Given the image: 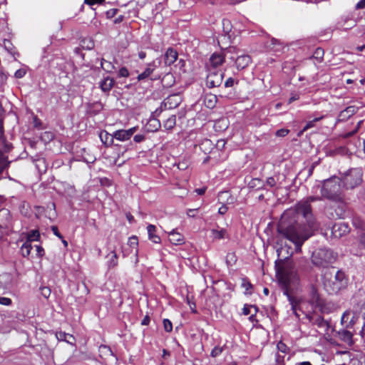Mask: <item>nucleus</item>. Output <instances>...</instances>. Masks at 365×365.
I'll use <instances>...</instances> for the list:
<instances>
[{
  "label": "nucleus",
  "mask_w": 365,
  "mask_h": 365,
  "mask_svg": "<svg viewBox=\"0 0 365 365\" xmlns=\"http://www.w3.org/2000/svg\"><path fill=\"white\" fill-rule=\"evenodd\" d=\"M321 197L310 196L299 202L295 207L286 210L281 216L277 232L294 243L296 252H300L304 242L312 235L317 228L313 217L311 202L322 198L341 202L344 200L341 179L336 176L324 180L321 189Z\"/></svg>",
  "instance_id": "f257e3e1"
},
{
  "label": "nucleus",
  "mask_w": 365,
  "mask_h": 365,
  "mask_svg": "<svg viewBox=\"0 0 365 365\" xmlns=\"http://www.w3.org/2000/svg\"><path fill=\"white\" fill-rule=\"evenodd\" d=\"M285 259L286 260L280 259L276 261L277 274L283 294L287 297L292 311L295 312L299 300L292 296L290 292L297 286L299 277L293 262L288 257H285Z\"/></svg>",
  "instance_id": "f03ea898"
},
{
  "label": "nucleus",
  "mask_w": 365,
  "mask_h": 365,
  "mask_svg": "<svg viewBox=\"0 0 365 365\" xmlns=\"http://www.w3.org/2000/svg\"><path fill=\"white\" fill-rule=\"evenodd\" d=\"M322 282L324 289L329 294H334L346 287L348 279L341 270L334 272L332 269L322 274Z\"/></svg>",
  "instance_id": "7ed1b4c3"
},
{
  "label": "nucleus",
  "mask_w": 365,
  "mask_h": 365,
  "mask_svg": "<svg viewBox=\"0 0 365 365\" xmlns=\"http://www.w3.org/2000/svg\"><path fill=\"white\" fill-rule=\"evenodd\" d=\"M337 255L328 248H319L315 250L312 255V263L319 268H327L334 263Z\"/></svg>",
  "instance_id": "20e7f679"
},
{
  "label": "nucleus",
  "mask_w": 365,
  "mask_h": 365,
  "mask_svg": "<svg viewBox=\"0 0 365 365\" xmlns=\"http://www.w3.org/2000/svg\"><path fill=\"white\" fill-rule=\"evenodd\" d=\"M362 182V171L358 168L349 170L344 178V185L347 189H353Z\"/></svg>",
  "instance_id": "39448f33"
},
{
  "label": "nucleus",
  "mask_w": 365,
  "mask_h": 365,
  "mask_svg": "<svg viewBox=\"0 0 365 365\" xmlns=\"http://www.w3.org/2000/svg\"><path fill=\"white\" fill-rule=\"evenodd\" d=\"M224 78V73L217 69H210L206 78V85L208 88L219 87Z\"/></svg>",
  "instance_id": "423d86ee"
},
{
  "label": "nucleus",
  "mask_w": 365,
  "mask_h": 365,
  "mask_svg": "<svg viewBox=\"0 0 365 365\" xmlns=\"http://www.w3.org/2000/svg\"><path fill=\"white\" fill-rule=\"evenodd\" d=\"M305 317L309 323L317 325L319 328L324 329V331H327L329 328V323L316 312L307 313Z\"/></svg>",
  "instance_id": "0eeeda50"
},
{
  "label": "nucleus",
  "mask_w": 365,
  "mask_h": 365,
  "mask_svg": "<svg viewBox=\"0 0 365 365\" xmlns=\"http://www.w3.org/2000/svg\"><path fill=\"white\" fill-rule=\"evenodd\" d=\"M235 50V48H229L224 53H214L210 58L212 69H217L218 66H221L225 61L227 53H232Z\"/></svg>",
  "instance_id": "6e6552de"
},
{
  "label": "nucleus",
  "mask_w": 365,
  "mask_h": 365,
  "mask_svg": "<svg viewBox=\"0 0 365 365\" xmlns=\"http://www.w3.org/2000/svg\"><path fill=\"white\" fill-rule=\"evenodd\" d=\"M286 176L284 174L276 173L273 176L267 178L264 182L265 186L278 190L282 187L283 182L285 181Z\"/></svg>",
  "instance_id": "1a4fd4ad"
},
{
  "label": "nucleus",
  "mask_w": 365,
  "mask_h": 365,
  "mask_svg": "<svg viewBox=\"0 0 365 365\" xmlns=\"http://www.w3.org/2000/svg\"><path fill=\"white\" fill-rule=\"evenodd\" d=\"M137 130V127H133L128 130H118L114 132L113 136L116 140L125 141L129 140Z\"/></svg>",
  "instance_id": "9d476101"
},
{
  "label": "nucleus",
  "mask_w": 365,
  "mask_h": 365,
  "mask_svg": "<svg viewBox=\"0 0 365 365\" xmlns=\"http://www.w3.org/2000/svg\"><path fill=\"white\" fill-rule=\"evenodd\" d=\"M252 63V58L249 55L238 56L235 59V65L237 70L246 68Z\"/></svg>",
  "instance_id": "9b49d317"
},
{
  "label": "nucleus",
  "mask_w": 365,
  "mask_h": 365,
  "mask_svg": "<svg viewBox=\"0 0 365 365\" xmlns=\"http://www.w3.org/2000/svg\"><path fill=\"white\" fill-rule=\"evenodd\" d=\"M157 68L158 65L156 64L155 61L148 63L145 71L138 76V80L140 81L150 77L154 73Z\"/></svg>",
  "instance_id": "f8f14e48"
},
{
  "label": "nucleus",
  "mask_w": 365,
  "mask_h": 365,
  "mask_svg": "<svg viewBox=\"0 0 365 365\" xmlns=\"http://www.w3.org/2000/svg\"><path fill=\"white\" fill-rule=\"evenodd\" d=\"M358 107L355 106H350L346 108L344 110H341L339 115V120H346L349 119L351 116L355 114L358 110Z\"/></svg>",
  "instance_id": "ddd939ff"
},
{
  "label": "nucleus",
  "mask_w": 365,
  "mask_h": 365,
  "mask_svg": "<svg viewBox=\"0 0 365 365\" xmlns=\"http://www.w3.org/2000/svg\"><path fill=\"white\" fill-rule=\"evenodd\" d=\"M349 232V226L345 223L335 224L332 227V233L335 237H341Z\"/></svg>",
  "instance_id": "4468645a"
},
{
  "label": "nucleus",
  "mask_w": 365,
  "mask_h": 365,
  "mask_svg": "<svg viewBox=\"0 0 365 365\" xmlns=\"http://www.w3.org/2000/svg\"><path fill=\"white\" fill-rule=\"evenodd\" d=\"M178 58V53L173 48H169L166 51L164 57L165 63L167 66L172 65Z\"/></svg>",
  "instance_id": "2eb2a0df"
},
{
  "label": "nucleus",
  "mask_w": 365,
  "mask_h": 365,
  "mask_svg": "<svg viewBox=\"0 0 365 365\" xmlns=\"http://www.w3.org/2000/svg\"><path fill=\"white\" fill-rule=\"evenodd\" d=\"M169 240L173 245H182L184 243V237L183 236L177 232L175 230H173L170 232H169Z\"/></svg>",
  "instance_id": "dca6fc26"
},
{
  "label": "nucleus",
  "mask_w": 365,
  "mask_h": 365,
  "mask_svg": "<svg viewBox=\"0 0 365 365\" xmlns=\"http://www.w3.org/2000/svg\"><path fill=\"white\" fill-rule=\"evenodd\" d=\"M346 205L343 203V201L339 202V205L334 210V212H330L329 217L331 218H344L345 215Z\"/></svg>",
  "instance_id": "f3484780"
},
{
  "label": "nucleus",
  "mask_w": 365,
  "mask_h": 365,
  "mask_svg": "<svg viewBox=\"0 0 365 365\" xmlns=\"http://www.w3.org/2000/svg\"><path fill=\"white\" fill-rule=\"evenodd\" d=\"M217 199L221 204H232L234 202V198L228 191H222L219 192Z\"/></svg>",
  "instance_id": "a211bd4d"
},
{
  "label": "nucleus",
  "mask_w": 365,
  "mask_h": 365,
  "mask_svg": "<svg viewBox=\"0 0 365 365\" xmlns=\"http://www.w3.org/2000/svg\"><path fill=\"white\" fill-rule=\"evenodd\" d=\"M107 266L108 269H113L118 266V255L115 250L110 251L107 255Z\"/></svg>",
  "instance_id": "6ab92c4d"
},
{
  "label": "nucleus",
  "mask_w": 365,
  "mask_h": 365,
  "mask_svg": "<svg viewBox=\"0 0 365 365\" xmlns=\"http://www.w3.org/2000/svg\"><path fill=\"white\" fill-rule=\"evenodd\" d=\"M217 102V98L216 95L212 93H207L204 97V104L208 108H213L215 107Z\"/></svg>",
  "instance_id": "aec40b11"
},
{
  "label": "nucleus",
  "mask_w": 365,
  "mask_h": 365,
  "mask_svg": "<svg viewBox=\"0 0 365 365\" xmlns=\"http://www.w3.org/2000/svg\"><path fill=\"white\" fill-rule=\"evenodd\" d=\"M248 187L255 190L265 189L264 182L259 178H253L248 183Z\"/></svg>",
  "instance_id": "412c9836"
},
{
  "label": "nucleus",
  "mask_w": 365,
  "mask_h": 365,
  "mask_svg": "<svg viewBox=\"0 0 365 365\" xmlns=\"http://www.w3.org/2000/svg\"><path fill=\"white\" fill-rule=\"evenodd\" d=\"M228 234L225 229L222 228L220 230L212 229L211 230V237L216 240H222L228 238Z\"/></svg>",
  "instance_id": "4be33fe9"
},
{
  "label": "nucleus",
  "mask_w": 365,
  "mask_h": 365,
  "mask_svg": "<svg viewBox=\"0 0 365 365\" xmlns=\"http://www.w3.org/2000/svg\"><path fill=\"white\" fill-rule=\"evenodd\" d=\"M115 81L113 78L106 77L105 78L100 84L101 88L104 92H108L113 87Z\"/></svg>",
  "instance_id": "5701e85b"
},
{
  "label": "nucleus",
  "mask_w": 365,
  "mask_h": 365,
  "mask_svg": "<svg viewBox=\"0 0 365 365\" xmlns=\"http://www.w3.org/2000/svg\"><path fill=\"white\" fill-rule=\"evenodd\" d=\"M56 336L59 341H65L70 344H73L75 341V338L73 335L67 334L63 331H57L56 334Z\"/></svg>",
  "instance_id": "b1692460"
},
{
  "label": "nucleus",
  "mask_w": 365,
  "mask_h": 365,
  "mask_svg": "<svg viewBox=\"0 0 365 365\" xmlns=\"http://www.w3.org/2000/svg\"><path fill=\"white\" fill-rule=\"evenodd\" d=\"M147 230L149 240L154 243H160V237L158 235H155L156 227L153 225H149L147 227Z\"/></svg>",
  "instance_id": "393cba45"
},
{
  "label": "nucleus",
  "mask_w": 365,
  "mask_h": 365,
  "mask_svg": "<svg viewBox=\"0 0 365 365\" xmlns=\"http://www.w3.org/2000/svg\"><path fill=\"white\" fill-rule=\"evenodd\" d=\"M100 138L105 145L110 146L113 144V138H115L113 136V134L110 135L106 131H103L101 132L100 133Z\"/></svg>",
  "instance_id": "a878e982"
},
{
  "label": "nucleus",
  "mask_w": 365,
  "mask_h": 365,
  "mask_svg": "<svg viewBox=\"0 0 365 365\" xmlns=\"http://www.w3.org/2000/svg\"><path fill=\"white\" fill-rule=\"evenodd\" d=\"M31 250V243L29 242V240H26L21 247V254L24 257H27L30 255Z\"/></svg>",
  "instance_id": "bb28decb"
},
{
  "label": "nucleus",
  "mask_w": 365,
  "mask_h": 365,
  "mask_svg": "<svg viewBox=\"0 0 365 365\" xmlns=\"http://www.w3.org/2000/svg\"><path fill=\"white\" fill-rule=\"evenodd\" d=\"M34 162L36 168L40 173H46L47 165L44 158H38Z\"/></svg>",
  "instance_id": "cd10ccee"
},
{
  "label": "nucleus",
  "mask_w": 365,
  "mask_h": 365,
  "mask_svg": "<svg viewBox=\"0 0 365 365\" xmlns=\"http://www.w3.org/2000/svg\"><path fill=\"white\" fill-rule=\"evenodd\" d=\"M101 67L107 73H112L115 70V66L113 63L106 61L104 58L101 59Z\"/></svg>",
  "instance_id": "c85d7f7f"
},
{
  "label": "nucleus",
  "mask_w": 365,
  "mask_h": 365,
  "mask_svg": "<svg viewBox=\"0 0 365 365\" xmlns=\"http://www.w3.org/2000/svg\"><path fill=\"white\" fill-rule=\"evenodd\" d=\"M4 48L12 56H19V53L14 51V46L10 40L4 39L3 42Z\"/></svg>",
  "instance_id": "c756f323"
},
{
  "label": "nucleus",
  "mask_w": 365,
  "mask_h": 365,
  "mask_svg": "<svg viewBox=\"0 0 365 365\" xmlns=\"http://www.w3.org/2000/svg\"><path fill=\"white\" fill-rule=\"evenodd\" d=\"M175 98L179 99V96L178 95H173L168 97L165 101V106H167V105L169 103V108L176 107L178 105V102Z\"/></svg>",
  "instance_id": "7c9ffc66"
},
{
  "label": "nucleus",
  "mask_w": 365,
  "mask_h": 365,
  "mask_svg": "<svg viewBox=\"0 0 365 365\" xmlns=\"http://www.w3.org/2000/svg\"><path fill=\"white\" fill-rule=\"evenodd\" d=\"M339 334L344 341L349 342L352 340L353 334L348 330H342L339 332Z\"/></svg>",
  "instance_id": "2f4dec72"
},
{
  "label": "nucleus",
  "mask_w": 365,
  "mask_h": 365,
  "mask_svg": "<svg viewBox=\"0 0 365 365\" xmlns=\"http://www.w3.org/2000/svg\"><path fill=\"white\" fill-rule=\"evenodd\" d=\"M40 239L39 232L36 230H33L28 233L27 240L31 243L32 241H38Z\"/></svg>",
  "instance_id": "473e14b6"
},
{
  "label": "nucleus",
  "mask_w": 365,
  "mask_h": 365,
  "mask_svg": "<svg viewBox=\"0 0 365 365\" xmlns=\"http://www.w3.org/2000/svg\"><path fill=\"white\" fill-rule=\"evenodd\" d=\"M175 125V116L172 115L168 118L164 123V127L166 130H171Z\"/></svg>",
  "instance_id": "72a5a7b5"
},
{
  "label": "nucleus",
  "mask_w": 365,
  "mask_h": 365,
  "mask_svg": "<svg viewBox=\"0 0 365 365\" xmlns=\"http://www.w3.org/2000/svg\"><path fill=\"white\" fill-rule=\"evenodd\" d=\"M324 115H321V116H319V117H316L315 118H314L312 120L308 121L307 123V124L305 125V126L304 127L302 131H306L308 129H309L311 128H313L315 125V123L321 120L322 119L324 118Z\"/></svg>",
  "instance_id": "f704fd0d"
},
{
  "label": "nucleus",
  "mask_w": 365,
  "mask_h": 365,
  "mask_svg": "<svg viewBox=\"0 0 365 365\" xmlns=\"http://www.w3.org/2000/svg\"><path fill=\"white\" fill-rule=\"evenodd\" d=\"M241 285L243 288L245 289L247 294H251V292H249V290H251L252 289V284L250 283L247 278L242 279Z\"/></svg>",
  "instance_id": "c9c22d12"
},
{
  "label": "nucleus",
  "mask_w": 365,
  "mask_h": 365,
  "mask_svg": "<svg viewBox=\"0 0 365 365\" xmlns=\"http://www.w3.org/2000/svg\"><path fill=\"white\" fill-rule=\"evenodd\" d=\"M252 308H253L255 309V312L256 314L258 311L257 307L255 305H248V304H245V306L242 309V314L246 316L250 314L251 312L250 309Z\"/></svg>",
  "instance_id": "e433bc0d"
},
{
  "label": "nucleus",
  "mask_w": 365,
  "mask_h": 365,
  "mask_svg": "<svg viewBox=\"0 0 365 365\" xmlns=\"http://www.w3.org/2000/svg\"><path fill=\"white\" fill-rule=\"evenodd\" d=\"M324 53V50L322 48H317L315 49L312 56L320 61L323 58Z\"/></svg>",
  "instance_id": "4c0bfd02"
},
{
  "label": "nucleus",
  "mask_w": 365,
  "mask_h": 365,
  "mask_svg": "<svg viewBox=\"0 0 365 365\" xmlns=\"http://www.w3.org/2000/svg\"><path fill=\"white\" fill-rule=\"evenodd\" d=\"M277 348L279 351H280L283 354L288 353L289 351V348L282 341H280L277 343Z\"/></svg>",
  "instance_id": "58836bf2"
},
{
  "label": "nucleus",
  "mask_w": 365,
  "mask_h": 365,
  "mask_svg": "<svg viewBox=\"0 0 365 365\" xmlns=\"http://www.w3.org/2000/svg\"><path fill=\"white\" fill-rule=\"evenodd\" d=\"M99 351L105 355H113L111 349L106 345H101L99 346Z\"/></svg>",
  "instance_id": "ea45409f"
},
{
  "label": "nucleus",
  "mask_w": 365,
  "mask_h": 365,
  "mask_svg": "<svg viewBox=\"0 0 365 365\" xmlns=\"http://www.w3.org/2000/svg\"><path fill=\"white\" fill-rule=\"evenodd\" d=\"M222 351H223L222 346H215L212 349L210 355L212 357H217V356H220Z\"/></svg>",
  "instance_id": "a19ab883"
},
{
  "label": "nucleus",
  "mask_w": 365,
  "mask_h": 365,
  "mask_svg": "<svg viewBox=\"0 0 365 365\" xmlns=\"http://www.w3.org/2000/svg\"><path fill=\"white\" fill-rule=\"evenodd\" d=\"M163 327H164V329L167 332H170L173 330L172 322L168 319H165L163 320Z\"/></svg>",
  "instance_id": "79ce46f5"
},
{
  "label": "nucleus",
  "mask_w": 365,
  "mask_h": 365,
  "mask_svg": "<svg viewBox=\"0 0 365 365\" xmlns=\"http://www.w3.org/2000/svg\"><path fill=\"white\" fill-rule=\"evenodd\" d=\"M129 71L127 69V68L125 67H122L120 68L119 71H118V77H123V78H126V77H128L129 76Z\"/></svg>",
  "instance_id": "37998d69"
},
{
  "label": "nucleus",
  "mask_w": 365,
  "mask_h": 365,
  "mask_svg": "<svg viewBox=\"0 0 365 365\" xmlns=\"http://www.w3.org/2000/svg\"><path fill=\"white\" fill-rule=\"evenodd\" d=\"M275 363V365H284V356H281L279 354H276Z\"/></svg>",
  "instance_id": "c03bdc74"
},
{
  "label": "nucleus",
  "mask_w": 365,
  "mask_h": 365,
  "mask_svg": "<svg viewBox=\"0 0 365 365\" xmlns=\"http://www.w3.org/2000/svg\"><path fill=\"white\" fill-rule=\"evenodd\" d=\"M41 292L45 298H48L51 294V289L47 287H43L41 288Z\"/></svg>",
  "instance_id": "a18cd8bd"
},
{
  "label": "nucleus",
  "mask_w": 365,
  "mask_h": 365,
  "mask_svg": "<svg viewBox=\"0 0 365 365\" xmlns=\"http://www.w3.org/2000/svg\"><path fill=\"white\" fill-rule=\"evenodd\" d=\"M11 299L8 297H0V304L2 305L9 306L11 304Z\"/></svg>",
  "instance_id": "49530a36"
},
{
  "label": "nucleus",
  "mask_w": 365,
  "mask_h": 365,
  "mask_svg": "<svg viewBox=\"0 0 365 365\" xmlns=\"http://www.w3.org/2000/svg\"><path fill=\"white\" fill-rule=\"evenodd\" d=\"M26 72L24 69L20 68L15 72L14 76L16 78H21L26 75Z\"/></svg>",
  "instance_id": "de8ad7c7"
},
{
  "label": "nucleus",
  "mask_w": 365,
  "mask_h": 365,
  "mask_svg": "<svg viewBox=\"0 0 365 365\" xmlns=\"http://www.w3.org/2000/svg\"><path fill=\"white\" fill-rule=\"evenodd\" d=\"M235 83V80L233 78H227L225 82V87L230 88L232 87Z\"/></svg>",
  "instance_id": "09e8293b"
},
{
  "label": "nucleus",
  "mask_w": 365,
  "mask_h": 365,
  "mask_svg": "<svg viewBox=\"0 0 365 365\" xmlns=\"http://www.w3.org/2000/svg\"><path fill=\"white\" fill-rule=\"evenodd\" d=\"M36 255L38 257H41L44 255V253H45L44 250L41 246L36 245Z\"/></svg>",
  "instance_id": "8fccbe9b"
},
{
  "label": "nucleus",
  "mask_w": 365,
  "mask_h": 365,
  "mask_svg": "<svg viewBox=\"0 0 365 365\" xmlns=\"http://www.w3.org/2000/svg\"><path fill=\"white\" fill-rule=\"evenodd\" d=\"M288 133L289 130L287 129H280L276 132V135L279 137H284L288 134Z\"/></svg>",
  "instance_id": "3c124183"
},
{
  "label": "nucleus",
  "mask_w": 365,
  "mask_h": 365,
  "mask_svg": "<svg viewBox=\"0 0 365 365\" xmlns=\"http://www.w3.org/2000/svg\"><path fill=\"white\" fill-rule=\"evenodd\" d=\"M129 244L132 247H136L138 244V238L135 236L131 237L129 238L128 241Z\"/></svg>",
  "instance_id": "603ef678"
},
{
  "label": "nucleus",
  "mask_w": 365,
  "mask_h": 365,
  "mask_svg": "<svg viewBox=\"0 0 365 365\" xmlns=\"http://www.w3.org/2000/svg\"><path fill=\"white\" fill-rule=\"evenodd\" d=\"M51 230L56 237H58L59 239H63V236L59 232L58 229L56 226H51Z\"/></svg>",
  "instance_id": "864d4df0"
},
{
  "label": "nucleus",
  "mask_w": 365,
  "mask_h": 365,
  "mask_svg": "<svg viewBox=\"0 0 365 365\" xmlns=\"http://www.w3.org/2000/svg\"><path fill=\"white\" fill-rule=\"evenodd\" d=\"M145 135H135L133 140L135 143H141L145 140Z\"/></svg>",
  "instance_id": "5fc2aeb1"
},
{
  "label": "nucleus",
  "mask_w": 365,
  "mask_h": 365,
  "mask_svg": "<svg viewBox=\"0 0 365 365\" xmlns=\"http://www.w3.org/2000/svg\"><path fill=\"white\" fill-rule=\"evenodd\" d=\"M228 208L226 206V204H222V205L219 208L218 213L220 215H224L227 212Z\"/></svg>",
  "instance_id": "6e6d98bb"
},
{
  "label": "nucleus",
  "mask_w": 365,
  "mask_h": 365,
  "mask_svg": "<svg viewBox=\"0 0 365 365\" xmlns=\"http://www.w3.org/2000/svg\"><path fill=\"white\" fill-rule=\"evenodd\" d=\"M0 144H4V151L9 152L12 148V145L11 143H5L4 141H0Z\"/></svg>",
  "instance_id": "4d7b16f0"
},
{
  "label": "nucleus",
  "mask_w": 365,
  "mask_h": 365,
  "mask_svg": "<svg viewBox=\"0 0 365 365\" xmlns=\"http://www.w3.org/2000/svg\"><path fill=\"white\" fill-rule=\"evenodd\" d=\"M225 144H226L225 140L223 139H221V140H217L216 145H217V148L222 149V148H224Z\"/></svg>",
  "instance_id": "13d9d810"
},
{
  "label": "nucleus",
  "mask_w": 365,
  "mask_h": 365,
  "mask_svg": "<svg viewBox=\"0 0 365 365\" xmlns=\"http://www.w3.org/2000/svg\"><path fill=\"white\" fill-rule=\"evenodd\" d=\"M104 0H85V3L89 5H93L95 4H101Z\"/></svg>",
  "instance_id": "bf43d9fd"
},
{
  "label": "nucleus",
  "mask_w": 365,
  "mask_h": 365,
  "mask_svg": "<svg viewBox=\"0 0 365 365\" xmlns=\"http://www.w3.org/2000/svg\"><path fill=\"white\" fill-rule=\"evenodd\" d=\"M117 11H118V9H110V10L108 11H107L108 17H109V18L113 17L117 14Z\"/></svg>",
  "instance_id": "052dcab7"
},
{
  "label": "nucleus",
  "mask_w": 365,
  "mask_h": 365,
  "mask_svg": "<svg viewBox=\"0 0 365 365\" xmlns=\"http://www.w3.org/2000/svg\"><path fill=\"white\" fill-rule=\"evenodd\" d=\"M364 8H365V0H361L356 5V9H362Z\"/></svg>",
  "instance_id": "680f3d73"
},
{
  "label": "nucleus",
  "mask_w": 365,
  "mask_h": 365,
  "mask_svg": "<svg viewBox=\"0 0 365 365\" xmlns=\"http://www.w3.org/2000/svg\"><path fill=\"white\" fill-rule=\"evenodd\" d=\"M150 319L148 315L145 316V317L143 319L141 322V324L143 326L148 325L150 323Z\"/></svg>",
  "instance_id": "e2e57ef3"
},
{
  "label": "nucleus",
  "mask_w": 365,
  "mask_h": 365,
  "mask_svg": "<svg viewBox=\"0 0 365 365\" xmlns=\"http://www.w3.org/2000/svg\"><path fill=\"white\" fill-rule=\"evenodd\" d=\"M227 262H229L230 261L235 262V256L233 253H228L226 257Z\"/></svg>",
  "instance_id": "0e129e2a"
},
{
  "label": "nucleus",
  "mask_w": 365,
  "mask_h": 365,
  "mask_svg": "<svg viewBox=\"0 0 365 365\" xmlns=\"http://www.w3.org/2000/svg\"><path fill=\"white\" fill-rule=\"evenodd\" d=\"M6 161V157L4 154V153L0 150V165H3Z\"/></svg>",
  "instance_id": "69168bd1"
},
{
  "label": "nucleus",
  "mask_w": 365,
  "mask_h": 365,
  "mask_svg": "<svg viewBox=\"0 0 365 365\" xmlns=\"http://www.w3.org/2000/svg\"><path fill=\"white\" fill-rule=\"evenodd\" d=\"M197 211V209H190L187 210V215L191 217H194L195 216V212Z\"/></svg>",
  "instance_id": "338daca9"
},
{
  "label": "nucleus",
  "mask_w": 365,
  "mask_h": 365,
  "mask_svg": "<svg viewBox=\"0 0 365 365\" xmlns=\"http://www.w3.org/2000/svg\"><path fill=\"white\" fill-rule=\"evenodd\" d=\"M360 242L365 247V233H363L360 237Z\"/></svg>",
  "instance_id": "774afa93"
}]
</instances>
